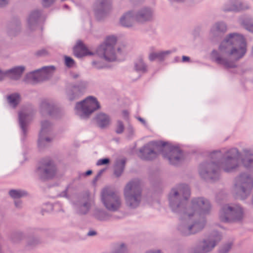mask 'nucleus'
Here are the masks:
<instances>
[{"label":"nucleus","mask_w":253,"mask_h":253,"mask_svg":"<svg viewBox=\"0 0 253 253\" xmlns=\"http://www.w3.org/2000/svg\"><path fill=\"white\" fill-rule=\"evenodd\" d=\"M110 162V160L109 159L104 158L98 160L96 163V165L97 166L106 165L109 164Z\"/></svg>","instance_id":"cd10ccee"},{"label":"nucleus","mask_w":253,"mask_h":253,"mask_svg":"<svg viewBox=\"0 0 253 253\" xmlns=\"http://www.w3.org/2000/svg\"><path fill=\"white\" fill-rule=\"evenodd\" d=\"M46 140L47 141H50V140L49 139H48V138H46Z\"/></svg>","instance_id":"3c124183"},{"label":"nucleus","mask_w":253,"mask_h":253,"mask_svg":"<svg viewBox=\"0 0 253 253\" xmlns=\"http://www.w3.org/2000/svg\"><path fill=\"white\" fill-rule=\"evenodd\" d=\"M203 227V226L201 225L199 223L194 224L192 226L189 227V232L185 233V235H189L191 234H195L197 232L201 230Z\"/></svg>","instance_id":"412c9836"},{"label":"nucleus","mask_w":253,"mask_h":253,"mask_svg":"<svg viewBox=\"0 0 253 253\" xmlns=\"http://www.w3.org/2000/svg\"><path fill=\"white\" fill-rule=\"evenodd\" d=\"M126 46L125 45H122L117 48V52L121 53L125 50Z\"/></svg>","instance_id":"c9c22d12"},{"label":"nucleus","mask_w":253,"mask_h":253,"mask_svg":"<svg viewBox=\"0 0 253 253\" xmlns=\"http://www.w3.org/2000/svg\"><path fill=\"white\" fill-rule=\"evenodd\" d=\"M129 113L126 110H124L122 112V117L125 119H127L128 118Z\"/></svg>","instance_id":"f704fd0d"},{"label":"nucleus","mask_w":253,"mask_h":253,"mask_svg":"<svg viewBox=\"0 0 253 253\" xmlns=\"http://www.w3.org/2000/svg\"><path fill=\"white\" fill-rule=\"evenodd\" d=\"M117 39L114 36L107 37L104 41L97 50L98 55L108 61L113 60L116 58V51L114 46Z\"/></svg>","instance_id":"f03ea898"},{"label":"nucleus","mask_w":253,"mask_h":253,"mask_svg":"<svg viewBox=\"0 0 253 253\" xmlns=\"http://www.w3.org/2000/svg\"><path fill=\"white\" fill-rule=\"evenodd\" d=\"M100 106L97 99L92 96L86 97L83 101L78 102L76 109L81 113L82 117L88 118L94 112L100 109Z\"/></svg>","instance_id":"39448f33"},{"label":"nucleus","mask_w":253,"mask_h":253,"mask_svg":"<svg viewBox=\"0 0 253 253\" xmlns=\"http://www.w3.org/2000/svg\"><path fill=\"white\" fill-rule=\"evenodd\" d=\"M109 6L108 0H102L98 3V7L100 8H106Z\"/></svg>","instance_id":"c85d7f7f"},{"label":"nucleus","mask_w":253,"mask_h":253,"mask_svg":"<svg viewBox=\"0 0 253 253\" xmlns=\"http://www.w3.org/2000/svg\"><path fill=\"white\" fill-rule=\"evenodd\" d=\"M74 98V96H73V94L70 95V99L71 100H73Z\"/></svg>","instance_id":"de8ad7c7"},{"label":"nucleus","mask_w":253,"mask_h":253,"mask_svg":"<svg viewBox=\"0 0 253 253\" xmlns=\"http://www.w3.org/2000/svg\"><path fill=\"white\" fill-rule=\"evenodd\" d=\"M125 196L127 204L130 207L137 206L140 201V187L138 181H131L125 189Z\"/></svg>","instance_id":"20e7f679"},{"label":"nucleus","mask_w":253,"mask_h":253,"mask_svg":"<svg viewBox=\"0 0 253 253\" xmlns=\"http://www.w3.org/2000/svg\"><path fill=\"white\" fill-rule=\"evenodd\" d=\"M47 123V122H45L42 124V129H43L45 127V125Z\"/></svg>","instance_id":"49530a36"},{"label":"nucleus","mask_w":253,"mask_h":253,"mask_svg":"<svg viewBox=\"0 0 253 253\" xmlns=\"http://www.w3.org/2000/svg\"><path fill=\"white\" fill-rule=\"evenodd\" d=\"M55 0H43V5L44 6H48L52 3Z\"/></svg>","instance_id":"72a5a7b5"},{"label":"nucleus","mask_w":253,"mask_h":253,"mask_svg":"<svg viewBox=\"0 0 253 253\" xmlns=\"http://www.w3.org/2000/svg\"><path fill=\"white\" fill-rule=\"evenodd\" d=\"M241 182V189L243 193H249L253 187V180L249 176L242 175L240 176Z\"/></svg>","instance_id":"9d476101"},{"label":"nucleus","mask_w":253,"mask_h":253,"mask_svg":"<svg viewBox=\"0 0 253 253\" xmlns=\"http://www.w3.org/2000/svg\"><path fill=\"white\" fill-rule=\"evenodd\" d=\"M147 253H162L160 251H150V252H149Z\"/></svg>","instance_id":"c03bdc74"},{"label":"nucleus","mask_w":253,"mask_h":253,"mask_svg":"<svg viewBox=\"0 0 253 253\" xmlns=\"http://www.w3.org/2000/svg\"><path fill=\"white\" fill-rule=\"evenodd\" d=\"M38 170L46 178H52L58 173V169L54 161L50 158L43 159L41 161Z\"/></svg>","instance_id":"0eeeda50"},{"label":"nucleus","mask_w":253,"mask_h":253,"mask_svg":"<svg viewBox=\"0 0 253 253\" xmlns=\"http://www.w3.org/2000/svg\"><path fill=\"white\" fill-rule=\"evenodd\" d=\"M116 253H126V250L124 247H122L121 249L118 250Z\"/></svg>","instance_id":"e433bc0d"},{"label":"nucleus","mask_w":253,"mask_h":253,"mask_svg":"<svg viewBox=\"0 0 253 253\" xmlns=\"http://www.w3.org/2000/svg\"><path fill=\"white\" fill-rule=\"evenodd\" d=\"M9 195L13 198H20L25 195V193L21 191L11 190L9 192Z\"/></svg>","instance_id":"a878e982"},{"label":"nucleus","mask_w":253,"mask_h":253,"mask_svg":"<svg viewBox=\"0 0 253 253\" xmlns=\"http://www.w3.org/2000/svg\"><path fill=\"white\" fill-rule=\"evenodd\" d=\"M242 215V210L239 207L232 208L225 206L220 212V219L222 222H228L240 220Z\"/></svg>","instance_id":"423d86ee"},{"label":"nucleus","mask_w":253,"mask_h":253,"mask_svg":"<svg viewBox=\"0 0 253 253\" xmlns=\"http://www.w3.org/2000/svg\"><path fill=\"white\" fill-rule=\"evenodd\" d=\"M65 61L66 65L68 67H73L75 64L74 60L68 56L65 57Z\"/></svg>","instance_id":"bb28decb"},{"label":"nucleus","mask_w":253,"mask_h":253,"mask_svg":"<svg viewBox=\"0 0 253 253\" xmlns=\"http://www.w3.org/2000/svg\"><path fill=\"white\" fill-rule=\"evenodd\" d=\"M151 17V12L149 9H146L139 12L136 16V20L142 22L148 20Z\"/></svg>","instance_id":"2eb2a0df"},{"label":"nucleus","mask_w":253,"mask_h":253,"mask_svg":"<svg viewBox=\"0 0 253 253\" xmlns=\"http://www.w3.org/2000/svg\"><path fill=\"white\" fill-rule=\"evenodd\" d=\"M215 172V170H213L212 171V173H214Z\"/></svg>","instance_id":"864d4df0"},{"label":"nucleus","mask_w":253,"mask_h":253,"mask_svg":"<svg viewBox=\"0 0 253 253\" xmlns=\"http://www.w3.org/2000/svg\"><path fill=\"white\" fill-rule=\"evenodd\" d=\"M3 76V73H2V72L0 70V76Z\"/></svg>","instance_id":"8fccbe9b"},{"label":"nucleus","mask_w":253,"mask_h":253,"mask_svg":"<svg viewBox=\"0 0 253 253\" xmlns=\"http://www.w3.org/2000/svg\"><path fill=\"white\" fill-rule=\"evenodd\" d=\"M231 10H236V8H232V9H231Z\"/></svg>","instance_id":"603ef678"},{"label":"nucleus","mask_w":253,"mask_h":253,"mask_svg":"<svg viewBox=\"0 0 253 253\" xmlns=\"http://www.w3.org/2000/svg\"><path fill=\"white\" fill-rule=\"evenodd\" d=\"M24 71V68L22 67H18L14 68L9 71L11 78L14 80L19 79Z\"/></svg>","instance_id":"f3484780"},{"label":"nucleus","mask_w":253,"mask_h":253,"mask_svg":"<svg viewBox=\"0 0 253 253\" xmlns=\"http://www.w3.org/2000/svg\"><path fill=\"white\" fill-rule=\"evenodd\" d=\"M74 54L75 56L78 57H82L84 56L92 54L82 42H79L74 47Z\"/></svg>","instance_id":"9b49d317"},{"label":"nucleus","mask_w":253,"mask_h":253,"mask_svg":"<svg viewBox=\"0 0 253 253\" xmlns=\"http://www.w3.org/2000/svg\"><path fill=\"white\" fill-rule=\"evenodd\" d=\"M27 117L28 115L23 112H20L19 114V123L23 129H24L26 126V120Z\"/></svg>","instance_id":"b1692460"},{"label":"nucleus","mask_w":253,"mask_h":253,"mask_svg":"<svg viewBox=\"0 0 253 253\" xmlns=\"http://www.w3.org/2000/svg\"><path fill=\"white\" fill-rule=\"evenodd\" d=\"M169 52L168 51H160V52H153L150 54L149 59L151 61L158 60L162 61L164 59L166 55Z\"/></svg>","instance_id":"dca6fc26"},{"label":"nucleus","mask_w":253,"mask_h":253,"mask_svg":"<svg viewBox=\"0 0 253 253\" xmlns=\"http://www.w3.org/2000/svg\"><path fill=\"white\" fill-rule=\"evenodd\" d=\"M92 173V171L90 170H87L86 172H85V175H89L90 174H91Z\"/></svg>","instance_id":"37998d69"},{"label":"nucleus","mask_w":253,"mask_h":253,"mask_svg":"<svg viewBox=\"0 0 253 253\" xmlns=\"http://www.w3.org/2000/svg\"><path fill=\"white\" fill-rule=\"evenodd\" d=\"M125 164L126 161L125 160H121L117 164L115 173L117 176H119L123 172Z\"/></svg>","instance_id":"aec40b11"},{"label":"nucleus","mask_w":253,"mask_h":253,"mask_svg":"<svg viewBox=\"0 0 253 253\" xmlns=\"http://www.w3.org/2000/svg\"><path fill=\"white\" fill-rule=\"evenodd\" d=\"M101 200L105 208L111 211L118 210L122 204L118 193L109 188H105L102 190Z\"/></svg>","instance_id":"7ed1b4c3"},{"label":"nucleus","mask_w":253,"mask_h":253,"mask_svg":"<svg viewBox=\"0 0 253 253\" xmlns=\"http://www.w3.org/2000/svg\"><path fill=\"white\" fill-rule=\"evenodd\" d=\"M163 148L156 143H153L149 149L145 148L143 159L145 160H151L156 158L158 153L163 151Z\"/></svg>","instance_id":"1a4fd4ad"},{"label":"nucleus","mask_w":253,"mask_h":253,"mask_svg":"<svg viewBox=\"0 0 253 253\" xmlns=\"http://www.w3.org/2000/svg\"><path fill=\"white\" fill-rule=\"evenodd\" d=\"M135 69L137 71L146 72L147 71V66L144 64L142 59H139L135 64Z\"/></svg>","instance_id":"4be33fe9"},{"label":"nucleus","mask_w":253,"mask_h":253,"mask_svg":"<svg viewBox=\"0 0 253 253\" xmlns=\"http://www.w3.org/2000/svg\"><path fill=\"white\" fill-rule=\"evenodd\" d=\"M55 69L53 66L45 67L40 70H38L31 73L29 75L30 78L32 79L33 82H38L45 80L48 74L51 71Z\"/></svg>","instance_id":"6e6552de"},{"label":"nucleus","mask_w":253,"mask_h":253,"mask_svg":"<svg viewBox=\"0 0 253 253\" xmlns=\"http://www.w3.org/2000/svg\"><path fill=\"white\" fill-rule=\"evenodd\" d=\"M46 53H47V51L45 49L42 50L38 52V54L39 55L44 54H45Z\"/></svg>","instance_id":"ea45409f"},{"label":"nucleus","mask_w":253,"mask_h":253,"mask_svg":"<svg viewBox=\"0 0 253 253\" xmlns=\"http://www.w3.org/2000/svg\"><path fill=\"white\" fill-rule=\"evenodd\" d=\"M182 158V154L178 149H173L169 151L168 154V159L172 165L178 164Z\"/></svg>","instance_id":"4468645a"},{"label":"nucleus","mask_w":253,"mask_h":253,"mask_svg":"<svg viewBox=\"0 0 253 253\" xmlns=\"http://www.w3.org/2000/svg\"><path fill=\"white\" fill-rule=\"evenodd\" d=\"M215 29L217 31H224L226 30V27L223 24H217L215 25Z\"/></svg>","instance_id":"c756f323"},{"label":"nucleus","mask_w":253,"mask_h":253,"mask_svg":"<svg viewBox=\"0 0 253 253\" xmlns=\"http://www.w3.org/2000/svg\"><path fill=\"white\" fill-rule=\"evenodd\" d=\"M95 120L97 125L102 128L108 127L111 123L110 117L103 113L98 114L95 117Z\"/></svg>","instance_id":"f8f14e48"},{"label":"nucleus","mask_w":253,"mask_h":253,"mask_svg":"<svg viewBox=\"0 0 253 253\" xmlns=\"http://www.w3.org/2000/svg\"><path fill=\"white\" fill-rule=\"evenodd\" d=\"M246 28L251 31H253V25H251V26H247Z\"/></svg>","instance_id":"a19ab883"},{"label":"nucleus","mask_w":253,"mask_h":253,"mask_svg":"<svg viewBox=\"0 0 253 253\" xmlns=\"http://www.w3.org/2000/svg\"><path fill=\"white\" fill-rule=\"evenodd\" d=\"M238 159L237 157H228L223 163V168L225 171H232L238 166Z\"/></svg>","instance_id":"ddd939ff"},{"label":"nucleus","mask_w":253,"mask_h":253,"mask_svg":"<svg viewBox=\"0 0 253 253\" xmlns=\"http://www.w3.org/2000/svg\"><path fill=\"white\" fill-rule=\"evenodd\" d=\"M90 207V205L89 203H86L84 204V205L82 207V209H84L85 210L84 211L83 209H82V213H85L89 210Z\"/></svg>","instance_id":"473e14b6"},{"label":"nucleus","mask_w":253,"mask_h":253,"mask_svg":"<svg viewBox=\"0 0 253 253\" xmlns=\"http://www.w3.org/2000/svg\"><path fill=\"white\" fill-rule=\"evenodd\" d=\"M197 204L198 206L200 207L204 211L208 210L210 208V204L209 202L202 198L198 199Z\"/></svg>","instance_id":"5701e85b"},{"label":"nucleus","mask_w":253,"mask_h":253,"mask_svg":"<svg viewBox=\"0 0 253 253\" xmlns=\"http://www.w3.org/2000/svg\"><path fill=\"white\" fill-rule=\"evenodd\" d=\"M96 234V232L94 231H90L88 233V236H94V235H95Z\"/></svg>","instance_id":"58836bf2"},{"label":"nucleus","mask_w":253,"mask_h":253,"mask_svg":"<svg viewBox=\"0 0 253 253\" xmlns=\"http://www.w3.org/2000/svg\"><path fill=\"white\" fill-rule=\"evenodd\" d=\"M231 45H235L227 53V58H222L218 55L217 51H213L212 55L216 63L222 65L226 68L236 67L234 62L231 61L230 57L233 56L234 61H237L242 58L246 52V43L244 38L237 34H231L225 39L219 46V50L222 51L224 48Z\"/></svg>","instance_id":"f257e3e1"},{"label":"nucleus","mask_w":253,"mask_h":253,"mask_svg":"<svg viewBox=\"0 0 253 253\" xmlns=\"http://www.w3.org/2000/svg\"><path fill=\"white\" fill-rule=\"evenodd\" d=\"M177 195H178V192H175L174 193V195L175 196H176Z\"/></svg>","instance_id":"09e8293b"},{"label":"nucleus","mask_w":253,"mask_h":253,"mask_svg":"<svg viewBox=\"0 0 253 253\" xmlns=\"http://www.w3.org/2000/svg\"><path fill=\"white\" fill-rule=\"evenodd\" d=\"M231 245L229 244L224 247L222 249L220 250V253H227L228 251L231 249Z\"/></svg>","instance_id":"7c9ffc66"},{"label":"nucleus","mask_w":253,"mask_h":253,"mask_svg":"<svg viewBox=\"0 0 253 253\" xmlns=\"http://www.w3.org/2000/svg\"><path fill=\"white\" fill-rule=\"evenodd\" d=\"M211 168H215L216 169H218V166L216 164H212V165L211 166Z\"/></svg>","instance_id":"79ce46f5"},{"label":"nucleus","mask_w":253,"mask_h":253,"mask_svg":"<svg viewBox=\"0 0 253 253\" xmlns=\"http://www.w3.org/2000/svg\"><path fill=\"white\" fill-rule=\"evenodd\" d=\"M8 102L13 107H16L20 102V96L17 93L9 95L7 97Z\"/></svg>","instance_id":"6ab92c4d"},{"label":"nucleus","mask_w":253,"mask_h":253,"mask_svg":"<svg viewBox=\"0 0 253 253\" xmlns=\"http://www.w3.org/2000/svg\"><path fill=\"white\" fill-rule=\"evenodd\" d=\"M132 17L130 13H126L121 19V24L122 25L126 27H129L131 25Z\"/></svg>","instance_id":"a211bd4d"},{"label":"nucleus","mask_w":253,"mask_h":253,"mask_svg":"<svg viewBox=\"0 0 253 253\" xmlns=\"http://www.w3.org/2000/svg\"><path fill=\"white\" fill-rule=\"evenodd\" d=\"M190 60V58L189 57L183 56L182 57V61L183 62H189Z\"/></svg>","instance_id":"4c0bfd02"},{"label":"nucleus","mask_w":253,"mask_h":253,"mask_svg":"<svg viewBox=\"0 0 253 253\" xmlns=\"http://www.w3.org/2000/svg\"><path fill=\"white\" fill-rule=\"evenodd\" d=\"M5 0H0V5H2L3 4H5Z\"/></svg>","instance_id":"a18cd8bd"},{"label":"nucleus","mask_w":253,"mask_h":253,"mask_svg":"<svg viewBox=\"0 0 253 253\" xmlns=\"http://www.w3.org/2000/svg\"><path fill=\"white\" fill-rule=\"evenodd\" d=\"M183 194L185 195V199L186 200L188 199L190 195V192L189 188L187 187H186L184 189Z\"/></svg>","instance_id":"2f4dec72"},{"label":"nucleus","mask_w":253,"mask_h":253,"mask_svg":"<svg viewBox=\"0 0 253 253\" xmlns=\"http://www.w3.org/2000/svg\"><path fill=\"white\" fill-rule=\"evenodd\" d=\"M115 131L118 134L122 133L125 129V126L123 123L121 121H118L115 125Z\"/></svg>","instance_id":"393cba45"},{"label":"nucleus","mask_w":253,"mask_h":253,"mask_svg":"<svg viewBox=\"0 0 253 253\" xmlns=\"http://www.w3.org/2000/svg\"><path fill=\"white\" fill-rule=\"evenodd\" d=\"M250 163H252V161H250Z\"/></svg>","instance_id":"5fc2aeb1"}]
</instances>
